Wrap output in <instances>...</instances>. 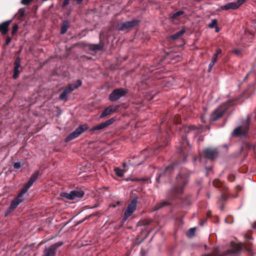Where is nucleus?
Here are the masks:
<instances>
[{"label": "nucleus", "instance_id": "nucleus-1", "mask_svg": "<svg viewBox=\"0 0 256 256\" xmlns=\"http://www.w3.org/2000/svg\"><path fill=\"white\" fill-rule=\"evenodd\" d=\"M188 182V176L184 172H181L176 178V184L170 192V195L172 198H174L182 194L184 186Z\"/></svg>", "mask_w": 256, "mask_h": 256}, {"label": "nucleus", "instance_id": "nucleus-2", "mask_svg": "<svg viewBox=\"0 0 256 256\" xmlns=\"http://www.w3.org/2000/svg\"><path fill=\"white\" fill-rule=\"evenodd\" d=\"M82 84V82L80 80H78L76 84L74 85L72 84H68L65 87L64 92L60 95V100L66 101L68 100V95L71 93L74 90L80 86Z\"/></svg>", "mask_w": 256, "mask_h": 256}, {"label": "nucleus", "instance_id": "nucleus-3", "mask_svg": "<svg viewBox=\"0 0 256 256\" xmlns=\"http://www.w3.org/2000/svg\"><path fill=\"white\" fill-rule=\"evenodd\" d=\"M84 192L80 190H75L70 192H62L60 196L68 200H74L76 198H80L83 197Z\"/></svg>", "mask_w": 256, "mask_h": 256}, {"label": "nucleus", "instance_id": "nucleus-4", "mask_svg": "<svg viewBox=\"0 0 256 256\" xmlns=\"http://www.w3.org/2000/svg\"><path fill=\"white\" fill-rule=\"evenodd\" d=\"M88 128L86 124L81 125L78 127L72 132L69 134L66 138V142H69L73 139L78 137L81 134L85 132Z\"/></svg>", "mask_w": 256, "mask_h": 256}, {"label": "nucleus", "instance_id": "nucleus-5", "mask_svg": "<svg viewBox=\"0 0 256 256\" xmlns=\"http://www.w3.org/2000/svg\"><path fill=\"white\" fill-rule=\"evenodd\" d=\"M63 244L62 242H58L50 246L46 247L43 252V256H55L57 248Z\"/></svg>", "mask_w": 256, "mask_h": 256}, {"label": "nucleus", "instance_id": "nucleus-6", "mask_svg": "<svg viewBox=\"0 0 256 256\" xmlns=\"http://www.w3.org/2000/svg\"><path fill=\"white\" fill-rule=\"evenodd\" d=\"M137 202V198H134L132 200L126 210L124 212V216L122 218V220L124 222L126 221L128 218L135 211L136 208Z\"/></svg>", "mask_w": 256, "mask_h": 256}, {"label": "nucleus", "instance_id": "nucleus-7", "mask_svg": "<svg viewBox=\"0 0 256 256\" xmlns=\"http://www.w3.org/2000/svg\"><path fill=\"white\" fill-rule=\"evenodd\" d=\"M127 90L123 88H116L112 91L109 96V99L112 102H114L125 96Z\"/></svg>", "mask_w": 256, "mask_h": 256}, {"label": "nucleus", "instance_id": "nucleus-8", "mask_svg": "<svg viewBox=\"0 0 256 256\" xmlns=\"http://www.w3.org/2000/svg\"><path fill=\"white\" fill-rule=\"evenodd\" d=\"M39 175V171L38 170L31 176L28 182L24 184V187L21 190L22 194H25L28 192V190L32 186Z\"/></svg>", "mask_w": 256, "mask_h": 256}, {"label": "nucleus", "instance_id": "nucleus-9", "mask_svg": "<svg viewBox=\"0 0 256 256\" xmlns=\"http://www.w3.org/2000/svg\"><path fill=\"white\" fill-rule=\"evenodd\" d=\"M139 22L138 20H133L131 21L120 23L118 24L117 28L120 30L124 31L138 25Z\"/></svg>", "mask_w": 256, "mask_h": 256}, {"label": "nucleus", "instance_id": "nucleus-10", "mask_svg": "<svg viewBox=\"0 0 256 256\" xmlns=\"http://www.w3.org/2000/svg\"><path fill=\"white\" fill-rule=\"evenodd\" d=\"M248 124L249 121L248 120L246 124L244 126H240L235 128L232 133V135L234 136H245L248 130Z\"/></svg>", "mask_w": 256, "mask_h": 256}, {"label": "nucleus", "instance_id": "nucleus-11", "mask_svg": "<svg viewBox=\"0 0 256 256\" xmlns=\"http://www.w3.org/2000/svg\"><path fill=\"white\" fill-rule=\"evenodd\" d=\"M24 194H22V191L20 190L16 198L12 202L10 207L7 210L8 212H10L14 210L18 206V205L22 202L23 200L22 197Z\"/></svg>", "mask_w": 256, "mask_h": 256}, {"label": "nucleus", "instance_id": "nucleus-12", "mask_svg": "<svg viewBox=\"0 0 256 256\" xmlns=\"http://www.w3.org/2000/svg\"><path fill=\"white\" fill-rule=\"evenodd\" d=\"M224 108L222 106L218 108L212 114L210 117V120L212 121H216L220 118L223 114Z\"/></svg>", "mask_w": 256, "mask_h": 256}, {"label": "nucleus", "instance_id": "nucleus-13", "mask_svg": "<svg viewBox=\"0 0 256 256\" xmlns=\"http://www.w3.org/2000/svg\"><path fill=\"white\" fill-rule=\"evenodd\" d=\"M20 61L21 60L20 57H17L16 58L14 63V72L12 75V78L14 79H16L18 78L19 74L21 72L20 68Z\"/></svg>", "mask_w": 256, "mask_h": 256}, {"label": "nucleus", "instance_id": "nucleus-14", "mask_svg": "<svg viewBox=\"0 0 256 256\" xmlns=\"http://www.w3.org/2000/svg\"><path fill=\"white\" fill-rule=\"evenodd\" d=\"M118 108V106H110L104 109V112L101 114L100 116V118H104L105 117L110 115L112 114L115 112Z\"/></svg>", "mask_w": 256, "mask_h": 256}, {"label": "nucleus", "instance_id": "nucleus-15", "mask_svg": "<svg viewBox=\"0 0 256 256\" xmlns=\"http://www.w3.org/2000/svg\"><path fill=\"white\" fill-rule=\"evenodd\" d=\"M218 152L216 150L206 148L204 151V156L206 158L213 160L216 157Z\"/></svg>", "mask_w": 256, "mask_h": 256}, {"label": "nucleus", "instance_id": "nucleus-16", "mask_svg": "<svg viewBox=\"0 0 256 256\" xmlns=\"http://www.w3.org/2000/svg\"><path fill=\"white\" fill-rule=\"evenodd\" d=\"M238 8V7L236 4V2H231L222 6L221 9L222 10H236Z\"/></svg>", "mask_w": 256, "mask_h": 256}, {"label": "nucleus", "instance_id": "nucleus-17", "mask_svg": "<svg viewBox=\"0 0 256 256\" xmlns=\"http://www.w3.org/2000/svg\"><path fill=\"white\" fill-rule=\"evenodd\" d=\"M174 166L175 165H172L166 167L165 168L164 172H160L158 174V176L156 178V181L159 182V179L160 178L164 176V175L170 174L171 172L174 170Z\"/></svg>", "mask_w": 256, "mask_h": 256}, {"label": "nucleus", "instance_id": "nucleus-18", "mask_svg": "<svg viewBox=\"0 0 256 256\" xmlns=\"http://www.w3.org/2000/svg\"><path fill=\"white\" fill-rule=\"evenodd\" d=\"M12 20L4 22L0 24V32L5 34L8 31V26Z\"/></svg>", "mask_w": 256, "mask_h": 256}, {"label": "nucleus", "instance_id": "nucleus-19", "mask_svg": "<svg viewBox=\"0 0 256 256\" xmlns=\"http://www.w3.org/2000/svg\"><path fill=\"white\" fill-rule=\"evenodd\" d=\"M103 47L104 45L100 42L98 44H89L88 45L89 50L92 51L101 50Z\"/></svg>", "mask_w": 256, "mask_h": 256}, {"label": "nucleus", "instance_id": "nucleus-20", "mask_svg": "<svg viewBox=\"0 0 256 256\" xmlns=\"http://www.w3.org/2000/svg\"><path fill=\"white\" fill-rule=\"evenodd\" d=\"M184 131L186 132V137H190V136H194L196 134V132H194V126H192V128H186L184 129Z\"/></svg>", "mask_w": 256, "mask_h": 256}, {"label": "nucleus", "instance_id": "nucleus-21", "mask_svg": "<svg viewBox=\"0 0 256 256\" xmlns=\"http://www.w3.org/2000/svg\"><path fill=\"white\" fill-rule=\"evenodd\" d=\"M69 26V22L68 21H64L61 26L60 34H64L66 32Z\"/></svg>", "mask_w": 256, "mask_h": 256}, {"label": "nucleus", "instance_id": "nucleus-22", "mask_svg": "<svg viewBox=\"0 0 256 256\" xmlns=\"http://www.w3.org/2000/svg\"><path fill=\"white\" fill-rule=\"evenodd\" d=\"M186 30L184 29H182L179 32L170 36V38L172 40H176L184 34Z\"/></svg>", "mask_w": 256, "mask_h": 256}, {"label": "nucleus", "instance_id": "nucleus-23", "mask_svg": "<svg viewBox=\"0 0 256 256\" xmlns=\"http://www.w3.org/2000/svg\"><path fill=\"white\" fill-rule=\"evenodd\" d=\"M168 204V202L166 201H162L160 204H156V207L154 208V210H156L162 208H163Z\"/></svg>", "mask_w": 256, "mask_h": 256}, {"label": "nucleus", "instance_id": "nucleus-24", "mask_svg": "<svg viewBox=\"0 0 256 256\" xmlns=\"http://www.w3.org/2000/svg\"><path fill=\"white\" fill-rule=\"evenodd\" d=\"M184 12L182 10L178 11V12L172 14V16H170V18L172 20L176 19L178 16L182 15V14H184Z\"/></svg>", "mask_w": 256, "mask_h": 256}, {"label": "nucleus", "instance_id": "nucleus-25", "mask_svg": "<svg viewBox=\"0 0 256 256\" xmlns=\"http://www.w3.org/2000/svg\"><path fill=\"white\" fill-rule=\"evenodd\" d=\"M116 120V119L114 118H112L104 122H102L104 126V128L108 126Z\"/></svg>", "mask_w": 256, "mask_h": 256}, {"label": "nucleus", "instance_id": "nucleus-26", "mask_svg": "<svg viewBox=\"0 0 256 256\" xmlns=\"http://www.w3.org/2000/svg\"><path fill=\"white\" fill-rule=\"evenodd\" d=\"M104 128V124H103L102 122L100 124L98 125H97L96 126H94L93 128H92L90 130V131L92 132V131H94V130H102V129Z\"/></svg>", "mask_w": 256, "mask_h": 256}, {"label": "nucleus", "instance_id": "nucleus-27", "mask_svg": "<svg viewBox=\"0 0 256 256\" xmlns=\"http://www.w3.org/2000/svg\"><path fill=\"white\" fill-rule=\"evenodd\" d=\"M196 230L195 228H190L186 232L187 236L190 238L193 236Z\"/></svg>", "mask_w": 256, "mask_h": 256}, {"label": "nucleus", "instance_id": "nucleus-28", "mask_svg": "<svg viewBox=\"0 0 256 256\" xmlns=\"http://www.w3.org/2000/svg\"><path fill=\"white\" fill-rule=\"evenodd\" d=\"M114 171L116 174L120 177L122 176L124 174V171L119 168H114Z\"/></svg>", "mask_w": 256, "mask_h": 256}, {"label": "nucleus", "instance_id": "nucleus-29", "mask_svg": "<svg viewBox=\"0 0 256 256\" xmlns=\"http://www.w3.org/2000/svg\"><path fill=\"white\" fill-rule=\"evenodd\" d=\"M217 24V20L216 19H214L212 20L211 23H210L208 26L210 28H214Z\"/></svg>", "mask_w": 256, "mask_h": 256}, {"label": "nucleus", "instance_id": "nucleus-30", "mask_svg": "<svg viewBox=\"0 0 256 256\" xmlns=\"http://www.w3.org/2000/svg\"><path fill=\"white\" fill-rule=\"evenodd\" d=\"M23 164V163L22 164L20 162H16L14 164V168L16 169H18L20 168Z\"/></svg>", "mask_w": 256, "mask_h": 256}, {"label": "nucleus", "instance_id": "nucleus-31", "mask_svg": "<svg viewBox=\"0 0 256 256\" xmlns=\"http://www.w3.org/2000/svg\"><path fill=\"white\" fill-rule=\"evenodd\" d=\"M32 0H22L21 3L24 5H28Z\"/></svg>", "mask_w": 256, "mask_h": 256}, {"label": "nucleus", "instance_id": "nucleus-32", "mask_svg": "<svg viewBox=\"0 0 256 256\" xmlns=\"http://www.w3.org/2000/svg\"><path fill=\"white\" fill-rule=\"evenodd\" d=\"M18 24H14L12 26V34H14L17 31V30H18Z\"/></svg>", "mask_w": 256, "mask_h": 256}, {"label": "nucleus", "instance_id": "nucleus-33", "mask_svg": "<svg viewBox=\"0 0 256 256\" xmlns=\"http://www.w3.org/2000/svg\"><path fill=\"white\" fill-rule=\"evenodd\" d=\"M24 10L23 8H20L19 10L18 13L20 16H23L24 14Z\"/></svg>", "mask_w": 256, "mask_h": 256}, {"label": "nucleus", "instance_id": "nucleus-34", "mask_svg": "<svg viewBox=\"0 0 256 256\" xmlns=\"http://www.w3.org/2000/svg\"><path fill=\"white\" fill-rule=\"evenodd\" d=\"M11 38L10 36H7L6 38V45H8L11 41Z\"/></svg>", "mask_w": 256, "mask_h": 256}, {"label": "nucleus", "instance_id": "nucleus-35", "mask_svg": "<svg viewBox=\"0 0 256 256\" xmlns=\"http://www.w3.org/2000/svg\"><path fill=\"white\" fill-rule=\"evenodd\" d=\"M214 64H212V62H210L208 65V72H210L213 66H214Z\"/></svg>", "mask_w": 256, "mask_h": 256}, {"label": "nucleus", "instance_id": "nucleus-36", "mask_svg": "<svg viewBox=\"0 0 256 256\" xmlns=\"http://www.w3.org/2000/svg\"><path fill=\"white\" fill-rule=\"evenodd\" d=\"M222 50L220 48H218L216 50V54H220L222 53Z\"/></svg>", "mask_w": 256, "mask_h": 256}, {"label": "nucleus", "instance_id": "nucleus-37", "mask_svg": "<svg viewBox=\"0 0 256 256\" xmlns=\"http://www.w3.org/2000/svg\"><path fill=\"white\" fill-rule=\"evenodd\" d=\"M234 52L235 54L238 56L240 54V51L238 50H234Z\"/></svg>", "mask_w": 256, "mask_h": 256}, {"label": "nucleus", "instance_id": "nucleus-38", "mask_svg": "<svg viewBox=\"0 0 256 256\" xmlns=\"http://www.w3.org/2000/svg\"><path fill=\"white\" fill-rule=\"evenodd\" d=\"M217 59L216 58H214L212 57V59L210 62H212V64H215V62H216Z\"/></svg>", "mask_w": 256, "mask_h": 256}, {"label": "nucleus", "instance_id": "nucleus-39", "mask_svg": "<svg viewBox=\"0 0 256 256\" xmlns=\"http://www.w3.org/2000/svg\"><path fill=\"white\" fill-rule=\"evenodd\" d=\"M69 0H64L63 2V6H66L68 4Z\"/></svg>", "mask_w": 256, "mask_h": 256}, {"label": "nucleus", "instance_id": "nucleus-40", "mask_svg": "<svg viewBox=\"0 0 256 256\" xmlns=\"http://www.w3.org/2000/svg\"><path fill=\"white\" fill-rule=\"evenodd\" d=\"M184 142H182V144H184V143L186 142V144H188V142L186 140H184Z\"/></svg>", "mask_w": 256, "mask_h": 256}, {"label": "nucleus", "instance_id": "nucleus-41", "mask_svg": "<svg viewBox=\"0 0 256 256\" xmlns=\"http://www.w3.org/2000/svg\"><path fill=\"white\" fill-rule=\"evenodd\" d=\"M218 55V54H214V56H212V58H216V59H217Z\"/></svg>", "mask_w": 256, "mask_h": 256}, {"label": "nucleus", "instance_id": "nucleus-42", "mask_svg": "<svg viewBox=\"0 0 256 256\" xmlns=\"http://www.w3.org/2000/svg\"><path fill=\"white\" fill-rule=\"evenodd\" d=\"M83 0H77V2L78 4H80L82 2V1Z\"/></svg>", "mask_w": 256, "mask_h": 256}, {"label": "nucleus", "instance_id": "nucleus-43", "mask_svg": "<svg viewBox=\"0 0 256 256\" xmlns=\"http://www.w3.org/2000/svg\"><path fill=\"white\" fill-rule=\"evenodd\" d=\"M222 198L223 200H224L226 199V198L224 196V195H222Z\"/></svg>", "mask_w": 256, "mask_h": 256}, {"label": "nucleus", "instance_id": "nucleus-44", "mask_svg": "<svg viewBox=\"0 0 256 256\" xmlns=\"http://www.w3.org/2000/svg\"><path fill=\"white\" fill-rule=\"evenodd\" d=\"M218 30H219L218 28V27H216V32H218Z\"/></svg>", "mask_w": 256, "mask_h": 256}, {"label": "nucleus", "instance_id": "nucleus-45", "mask_svg": "<svg viewBox=\"0 0 256 256\" xmlns=\"http://www.w3.org/2000/svg\"><path fill=\"white\" fill-rule=\"evenodd\" d=\"M138 180L136 179V178H134V179H132V181H136V180Z\"/></svg>", "mask_w": 256, "mask_h": 256}, {"label": "nucleus", "instance_id": "nucleus-46", "mask_svg": "<svg viewBox=\"0 0 256 256\" xmlns=\"http://www.w3.org/2000/svg\"><path fill=\"white\" fill-rule=\"evenodd\" d=\"M202 157H201V156H200V160L201 162L202 160Z\"/></svg>", "mask_w": 256, "mask_h": 256}, {"label": "nucleus", "instance_id": "nucleus-47", "mask_svg": "<svg viewBox=\"0 0 256 256\" xmlns=\"http://www.w3.org/2000/svg\"><path fill=\"white\" fill-rule=\"evenodd\" d=\"M248 74H247V75H246V76L245 77V78H246L248 76Z\"/></svg>", "mask_w": 256, "mask_h": 256}, {"label": "nucleus", "instance_id": "nucleus-48", "mask_svg": "<svg viewBox=\"0 0 256 256\" xmlns=\"http://www.w3.org/2000/svg\"><path fill=\"white\" fill-rule=\"evenodd\" d=\"M123 165H124V167H125V164H123Z\"/></svg>", "mask_w": 256, "mask_h": 256}, {"label": "nucleus", "instance_id": "nucleus-49", "mask_svg": "<svg viewBox=\"0 0 256 256\" xmlns=\"http://www.w3.org/2000/svg\"><path fill=\"white\" fill-rule=\"evenodd\" d=\"M256 119V117H255Z\"/></svg>", "mask_w": 256, "mask_h": 256}]
</instances>
